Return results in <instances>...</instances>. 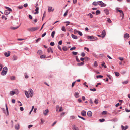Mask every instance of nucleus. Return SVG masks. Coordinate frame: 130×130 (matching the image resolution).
I'll return each instance as SVG.
<instances>
[{"instance_id":"nucleus-42","label":"nucleus","mask_w":130,"mask_h":130,"mask_svg":"<svg viewBox=\"0 0 130 130\" xmlns=\"http://www.w3.org/2000/svg\"><path fill=\"white\" fill-rule=\"evenodd\" d=\"M98 100L97 99H95V100L94 101V102L96 104H97L98 103Z\"/></svg>"},{"instance_id":"nucleus-25","label":"nucleus","mask_w":130,"mask_h":130,"mask_svg":"<svg viewBox=\"0 0 130 130\" xmlns=\"http://www.w3.org/2000/svg\"><path fill=\"white\" fill-rule=\"evenodd\" d=\"M19 27H10V29L12 30H15L17 29Z\"/></svg>"},{"instance_id":"nucleus-44","label":"nucleus","mask_w":130,"mask_h":130,"mask_svg":"<svg viewBox=\"0 0 130 130\" xmlns=\"http://www.w3.org/2000/svg\"><path fill=\"white\" fill-rule=\"evenodd\" d=\"M72 54L74 55H76L78 54V52H72Z\"/></svg>"},{"instance_id":"nucleus-12","label":"nucleus","mask_w":130,"mask_h":130,"mask_svg":"<svg viewBox=\"0 0 130 130\" xmlns=\"http://www.w3.org/2000/svg\"><path fill=\"white\" fill-rule=\"evenodd\" d=\"M52 9V7H48V11L50 12L51 11H53L54 10V9Z\"/></svg>"},{"instance_id":"nucleus-16","label":"nucleus","mask_w":130,"mask_h":130,"mask_svg":"<svg viewBox=\"0 0 130 130\" xmlns=\"http://www.w3.org/2000/svg\"><path fill=\"white\" fill-rule=\"evenodd\" d=\"M87 115L88 116L90 117L92 116V113L91 111H89L88 112Z\"/></svg>"},{"instance_id":"nucleus-1","label":"nucleus","mask_w":130,"mask_h":130,"mask_svg":"<svg viewBox=\"0 0 130 130\" xmlns=\"http://www.w3.org/2000/svg\"><path fill=\"white\" fill-rule=\"evenodd\" d=\"M5 8L7 10H5L4 12V14L5 15L9 14L10 13V12L12 11L11 9L9 7H6Z\"/></svg>"},{"instance_id":"nucleus-60","label":"nucleus","mask_w":130,"mask_h":130,"mask_svg":"<svg viewBox=\"0 0 130 130\" xmlns=\"http://www.w3.org/2000/svg\"><path fill=\"white\" fill-rule=\"evenodd\" d=\"M62 40H61L59 42H58V44H59L60 45H61L62 44Z\"/></svg>"},{"instance_id":"nucleus-23","label":"nucleus","mask_w":130,"mask_h":130,"mask_svg":"<svg viewBox=\"0 0 130 130\" xmlns=\"http://www.w3.org/2000/svg\"><path fill=\"white\" fill-rule=\"evenodd\" d=\"M55 34V31H53L51 33V36L52 38H53L54 37V35Z\"/></svg>"},{"instance_id":"nucleus-14","label":"nucleus","mask_w":130,"mask_h":130,"mask_svg":"<svg viewBox=\"0 0 130 130\" xmlns=\"http://www.w3.org/2000/svg\"><path fill=\"white\" fill-rule=\"evenodd\" d=\"M81 114L82 115L84 116H85L86 115V112L85 111L83 110L81 111Z\"/></svg>"},{"instance_id":"nucleus-45","label":"nucleus","mask_w":130,"mask_h":130,"mask_svg":"<svg viewBox=\"0 0 130 130\" xmlns=\"http://www.w3.org/2000/svg\"><path fill=\"white\" fill-rule=\"evenodd\" d=\"M13 60H15L17 59V57L15 56H14L13 57Z\"/></svg>"},{"instance_id":"nucleus-43","label":"nucleus","mask_w":130,"mask_h":130,"mask_svg":"<svg viewBox=\"0 0 130 130\" xmlns=\"http://www.w3.org/2000/svg\"><path fill=\"white\" fill-rule=\"evenodd\" d=\"M107 20L108 21V22L109 23H111L112 22L110 19L109 18H108Z\"/></svg>"},{"instance_id":"nucleus-18","label":"nucleus","mask_w":130,"mask_h":130,"mask_svg":"<svg viewBox=\"0 0 130 130\" xmlns=\"http://www.w3.org/2000/svg\"><path fill=\"white\" fill-rule=\"evenodd\" d=\"M25 95L27 98L29 97V95L28 92L27 91H25Z\"/></svg>"},{"instance_id":"nucleus-17","label":"nucleus","mask_w":130,"mask_h":130,"mask_svg":"<svg viewBox=\"0 0 130 130\" xmlns=\"http://www.w3.org/2000/svg\"><path fill=\"white\" fill-rule=\"evenodd\" d=\"M47 51L48 53L51 52L52 53H53V51L51 47H49L47 49Z\"/></svg>"},{"instance_id":"nucleus-26","label":"nucleus","mask_w":130,"mask_h":130,"mask_svg":"<svg viewBox=\"0 0 130 130\" xmlns=\"http://www.w3.org/2000/svg\"><path fill=\"white\" fill-rule=\"evenodd\" d=\"M62 48L63 50L64 51H66L68 50L66 46H63V47Z\"/></svg>"},{"instance_id":"nucleus-49","label":"nucleus","mask_w":130,"mask_h":130,"mask_svg":"<svg viewBox=\"0 0 130 130\" xmlns=\"http://www.w3.org/2000/svg\"><path fill=\"white\" fill-rule=\"evenodd\" d=\"M85 54L84 52H82V53L81 55L83 57H84L85 56Z\"/></svg>"},{"instance_id":"nucleus-34","label":"nucleus","mask_w":130,"mask_h":130,"mask_svg":"<svg viewBox=\"0 0 130 130\" xmlns=\"http://www.w3.org/2000/svg\"><path fill=\"white\" fill-rule=\"evenodd\" d=\"M87 15L90 16L91 18H92L93 17V15L91 13Z\"/></svg>"},{"instance_id":"nucleus-27","label":"nucleus","mask_w":130,"mask_h":130,"mask_svg":"<svg viewBox=\"0 0 130 130\" xmlns=\"http://www.w3.org/2000/svg\"><path fill=\"white\" fill-rule=\"evenodd\" d=\"M84 62L83 61L81 63H78L77 65L79 66H80L84 65Z\"/></svg>"},{"instance_id":"nucleus-5","label":"nucleus","mask_w":130,"mask_h":130,"mask_svg":"<svg viewBox=\"0 0 130 130\" xmlns=\"http://www.w3.org/2000/svg\"><path fill=\"white\" fill-rule=\"evenodd\" d=\"M29 92L30 96L31 97H32L33 95V92L32 89H29Z\"/></svg>"},{"instance_id":"nucleus-51","label":"nucleus","mask_w":130,"mask_h":130,"mask_svg":"<svg viewBox=\"0 0 130 130\" xmlns=\"http://www.w3.org/2000/svg\"><path fill=\"white\" fill-rule=\"evenodd\" d=\"M90 90L91 91H96V89L95 88H94L93 89L91 88L90 89Z\"/></svg>"},{"instance_id":"nucleus-6","label":"nucleus","mask_w":130,"mask_h":130,"mask_svg":"<svg viewBox=\"0 0 130 130\" xmlns=\"http://www.w3.org/2000/svg\"><path fill=\"white\" fill-rule=\"evenodd\" d=\"M129 37V34L127 33L125 34L124 35V37L125 39H127Z\"/></svg>"},{"instance_id":"nucleus-28","label":"nucleus","mask_w":130,"mask_h":130,"mask_svg":"<svg viewBox=\"0 0 130 130\" xmlns=\"http://www.w3.org/2000/svg\"><path fill=\"white\" fill-rule=\"evenodd\" d=\"M68 11H69L68 10L66 11L65 12V13H64V14L63 15V16L64 17H65L67 15L68 13Z\"/></svg>"},{"instance_id":"nucleus-31","label":"nucleus","mask_w":130,"mask_h":130,"mask_svg":"<svg viewBox=\"0 0 130 130\" xmlns=\"http://www.w3.org/2000/svg\"><path fill=\"white\" fill-rule=\"evenodd\" d=\"M106 4H105L104 3H103L102 2V3L101 5V7H104L105 6H106Z\"/></svg>"},{"instance_id":"nucleus-55","label":"nucleus","mask_w":130,"mask_h":130,"mask_svg":"<svg viewBox=\"0 0 130 130\" xmlns=\"http://www.w3.org/2000/svg\"><path fill=\"white\" fill-rule=\"evenodd\" d=\"M40 57L41 58H45V55H41L40 56Z\"/></svg>"},{"instance_id":"nucleus-7","label":"nucleus","mask_w":130,"mask_h":130,"mask_svg":"<svg viewBox=\"0 0 130 130\" xmlns=\"http://www.w3.org/2000/svg\"><path fill=\"white\" fill-rule=\"evenodd\" d=\"M5 106L6 107V112L5 113L7 116H8L9 115V114L8 112V108L7 104H6Z\"/></svg>"},{"instance_id":"nucleus-58","label":"nucleus","mask_w":130,"mask_h":130,"mask_svg":"<svg viewBox=\"0 0 130 130\" xmlns=\"http://www.w3.org/2000/svg\"><path fill=\"white\" fill-rule=\"evenodd\" d=\"M25 74L26 75L25 76V78L26 79L28 78V76L27 75V73H26Z\"/></svg>"},{"instance_id":"nucleus-36","label":"nucleus","mask_w":130,"mask_h":130,"mask_svg":"<svg viewBox=\"0 0 130 130\" xmlns=\"http://www.w3.org/2000/svg\"><path fill=\"white\" fill-rule=\"evenodd\" d=\"M37 53L39 54H41L42 53V51L41 50H39L37 52Z\"/></svg>"},{"instance_id":"nucleus-21","label":"nucleus","mask_w":130,"mask_h":130,"mask_svg":"<svg viewBox=\"0 0 130 130\" xmlns=\"http://www.w3.org/2000/svg\"><path fill=\"white\" fill-rule=\"evenodd\" d=\"M72 37L74 39H76L78 37L77 36L73 34H72Z\"/></svg>"},{"instance_id":"nucleus-33","label":"nucleus","mask_w":130,"mask_h":130,"mask_svg":"<svg viewBox=\"0 0 130 130\" xmlns=\"http://www.w3.org/2000/svg\"><path fill=\"white\" fill-rule=\"evenodd\" d=\"M100 11L99 10H97L96 11V15H98L99 14H100Z\"/></svg>"},{"instance_id":"nucleus-35","label":"nucleus","mask_w":130,"mask_h":130,"mask_svg":"<svg viewBox=\"0 0 130 130\" xmlns=\"http://www.w3.org/2000/svg\"><path fill=\"white\" fill-rule=\"evenodd\" d=\"M84 59L85 61H87L89 60V59L88 57H84Z\"/></svg>"},{"instance_id":"nucleus-2","label":"nucleus","mask_w":130,"mask_h":130,"mask_svg":"<svg viewBox=\"0 0 130 130\" xmlns=\"http://www.w3.org/2000/svg\"><path fill=\"white\" fill-rule=\"evenodd\" d=\"M39 28V27H33L29 28L27 29V30L33 32L37 30Z\"/></svg>"},{"instance_id":"nucleus-8","label":"nucleus","mask_w":130,"mask_h":130,"mask_svg":"<svg viewBox=\"0 0 130 130\" xmlns=\"http://www.w3.org/2000/svg\"><path fill=\"white\" fill-rule=\"evenodd\" d=\"M102 38H104L106 35V32L104 30H103L102 32Z\"/></svg>"},{"instance_id":"nucleus-62","label":"nucleus","mask_w":130,"mask_h":130,"mask_svg":"<svg viewBox=\"0 0 130 130\" xmlns=\"http://www.w3.org/2000/svg\"><path fill=\"white\" fill-rule=\"evenodd\" d=\"M76 48V47H75L74 46V47H72V48H70V50H73L75 49Z\"/></svg>"},{"instance_id":"nucleus-24","label":"nucleus","mask_w":130,"mask_h":130,"mask_svg":"<svg viewBox=\"0 0 130 130\" xmlns=\"http://www.w3.org/2000/svg\"><path fill=\"white\" fill-rule=\"evenodd\" d=\"M15 128L16 129L18 130L19 128V124H18L17 125H16L15 126Z\"/></svg>"},{"instance_id":"nucleus-52","label":"nucleus","mask_w":130,"mask_h":130,"mask_svg":"<svg viewBox=\"0 0 130 130\" xmlns=\"http://www.w3.org/2000/svg\"><path fill=\"white\" fill-rule=\"evenodd\" d=\"M41 39V38H39L38 39H36V43L38 42Z\"/></svg>"},{"instance_id":"nucleus-19","label":"nucleus","mask_w":130,"mask_h":130,"mask_svg":"<svg viewBox=\"0 0 130 130\" xmlns=\"http://www.w3.org/2000/svg\"><path fill=\"white\" fill-rule=\"evenodd\" d=\"M73 130H79L78 128L74 125L73 126Z\"/></svg>"},{"instance_id":"nucleus-4","label":"nucleus","mask_w":130,"mask_h":130,"mask_svg":"<svg viewBox=\"0 0 130 130\" xmlns=\"http://www.w3.org/2000/svg\"><path fill=\"white\" fill-rule=\"evenodd\" d=\"M87 38L88 39H90V41H94L98 39V38L96 37H94L93 36H88Z\"/></svg>"},{"instance_id":"nucleus-20","label":"nucleus","mask_w":130,"mask_h":130,"mask_svg":"<svg viewBox=\"0 0 130 130\" xmlns=\"http://www.w3.org/2000/svg\"><path fill=\"white\" fill-rule=\"evenodd\" d=\"M79 93L78 92H75L74 94L75 96L77 98H78L79 96Z\"/></svg>"},{"instance_id":"nucleus-13","label":"nucleus","mask_w":130,"mask_h":130,"mask_svg":"<svg viewBox=\"0 0 130 130\" xmlns=\"http://www.w3.org/2000/svg\"><path fill=\"white\" fill-rule=\"evenodd\" d=\"M39 8L38 7H36V9L35 10V11H36V12L34 13V14H38V10H39Z\"/></svg>"},{"instance_id":"nucleus-30","label":"nucleus","mask_w":130,"mask_h":130,"mask_svg":"<svg viewBox=\"0 0 130 130\" xmlns=\"http://www.w3.org/2000/svg\"><path fill=\"white\" fill-rule=\"evenodd\" d=\"M94 66L97 67L98 66V62L96 61H95L94 63Z\"/></svg>"},{"instance_id":"nucleus-61","label":"nucleus","mask_w":130,"mask_h":130,"mask_svg":"<svg viewBox=\"0 0 130 130\" xmlns=\"http://www.w3.org/2000/svg\"><path fill=\"white\" fill-rule=\"evenodd\" d=\"M107 76L109 78L111 79V76L109 74H107Z\"/></svg>"},{"instance_id":"nucleus-41","label":"nucleus","mask_w":130,"mask_h":130,"mask_svg":"<svg viewBox=\"0 0 130 130\" xmlns=\"http://www.w3.org/2000/svg\"><path fill=\"white\" fill-rule=\"evenodd\" d=\"M15 94H18L19 93L18 90L17 89H15Z\"/></svg>"},{"instance_id":"nucleus-39","label":"nucleus","mask_w":130,"mask_h":130,"mask_svg":"<svg viewBox=\"0 0 130 130\" xmlns=\"http://www.w3.org/2000/svg\"><path fill=\"white\" fill-rule=\"evenodd\" d=\"M99 121L101 122H104L105 121V119H99Z\"/></svg>"},{"instance_id":"nucleus-37","label":"nucleus","mask_w":130,"mask_h":130,"mask_svg":"<svg viewBox=\"0 0 130 130\" xmlns=\"http://www.w3.org/2000/svg\"><path fill=\"white\" fill-rule=\"evenodd\" d=\"M64 32H66V30L65 29V27L64 26H63L62 28L61 29Z\"/></svg>"},{"instance_id":"nucleus-11","label":"nucleus","mask_w":130,"mask_h":130,"mask_svg":"<svg viewBox=\"0 0 130 130\" xmlns=\"http://www.w3.org/2000/svg\"><path fill=\"white\" fill-rule=\"evenodd\" d=\"M104 11L107 15H108L109 14V11L107 9H105L104 10Z\"/></svg>"},{"instance_id":"nucleus-46","label":"nucleus","mask_w":130,"mask_h":130,"mask_svg":"<svg viewBox=\"0 0 130 130\" xmlns=\"http://www.w3.org/2000/svg\"><path fill=\"white\" fill-rule=\"evenodd\" d=\"M63 110L62 109V107H60L59 109V111L60 112L62 111H63Z\"/></svg>"},{"instance_id":"nucleus-38","label":"nucleus","mask_w":130,"mask_h":130,"mask_svg":"<svg viewBox=\"0 0 130 130\" xmlns=\"http://www.w3.org/2000/svg\"><path fill=\"white\" fill-rule=\"evenodd\" d=\"M76 61L78 62H80V60L78 59V56H76Z\"/></svg>"},{"instance_id":"nucleus-22","label":"nucleus","mask_w":130,"mask_h":130,"mask_svg":"<svg viewBox=\"0 0 130 130\" xmlns=\"http://www.w3.org/2000/svg\"><path fill=\"white\" fill-rule=\"evenodd\" d=\"M15 94V91H11L10 92V95L12 96L14 95Z\"/></svg>"},{"instance_id":"nucleus-53","label":"nucleus","mask_w":130,"mask_h":130,"mask_svg":"<svg viewBox=\"0 0 130 130\" xmlns=\"http://www.w3.org/2000/svg\"><path fill=\"white\" fill-rule=\"evenodd\" d=\"M3 67V65L1 64H0V71L2 70Z\"/></svg>"},{"instance_id":"nucleus-10","label":"nucleus","mask_w":130,"mask_h":130,"mask_svg":"<svg viewBox=\"0 0 130 130\" xmlns=\"http://www.w3.org/2000/svg\"><path fill=\"white\" fill-rule=\"evenodd\" d=\"M10 51H8V53L5 52L4 53V55L6 57H8L10 55Z\"/></svg>"},{"instance_id":"nucleus-32","label":"nucleus","mask_w":130,"mask_h":130,"mask_svg":"<svg viewBox=\"0 0 130 130\" xmlns=\"http://www.w3.org/2000/svg\"><path fill=\"white\" fill-rule=\"evenodd\" d=\"M114 73L116 76H118L119 75V74L118 72H115Z\"/></svg>"},{"instance_id":"nucleus-3","label":"nucleus","mask_w":130,"mask_h":130,"mask_svg":"<svg viewBox=\"0 0 130 130\" xmlns=\"http://www.w3.org/2000/svg\"><path fill=\"white\" fill-rule=\"evenodd\" d=\"M8 71V69L6 67H4L2 71L1 72V74L2 75H5L7 73Z\"/></svg>"},{"instance_id":"nucleus-15","label":"nucleus","mask_w":130,"mask_h":130,"mask_svg":"<svg viewBox=\"0 0 130 130\" xmlns=\"http://www.w3.org/2000/svg\"><path fill=\"white\" fill-rule=\"evenodd\" d=\"M120 13L122 14H121L120 15L123 17L124 16V14L123 13V12L122 10H117Z\"/></svg>"},{"instance_id":"nucleus-59","label":"nucleus","mask_w":130,"mask_h":130,"mask_svg":"<svg viewBox=\"0 0 130 130\" xmlns=\"http://www.w3.org/2000/svg\"><path fill=\"white\" fill-rule=\"evenodd\" d=\"M50 44L52 46H53L54 45V42H51Z\"/></svg>"},{"instance_id":"nucleus-64","label":"nucleus","mask_w":130,"mask_h":130,"mask_svg":"<svg viewBox=\"0 0 130 130\" xmlns=\"http://www.w3.org/2000/svg\"><path fill=\"white\" fill-rule=\"evenodd\" d=\"M103 77V76L101 75H98L96 76V77L98 78H102Z\"/></svg>"},{"instance_id":"nucleus-9","label":"nucleus","mask_w":130,"mask_h":130,"mask_svg":"<svg viewBox=\"0 0 130 130\" xmlns=\"http://www.w3.org/2000/svg\"><path fill=\"white\" fill-rule=\"evenodd\" d=\"M49 112V110L48 109H47L45 111H43V113L44 115L46 116L47 115Z\"/></svg>"},{"instance_id":"nucleus-63","label":"nucleus","mask_w":130,"mask_h":130,"mask_svg":"<svg viewBox=\"0 0 130 130\" xmlns=\"http://www.w3.org/2000/svg\"><path fill=\"white\" fill-rule=\"evenodd\" d=\"M46 32H44L43 34L42 35V37H44V36H45V35H46Z\"/></svg>"},{"instance_id":"nucleus-29","label":"nucleus","mask_w":130,"mask_h":130,"mask_svg":"<svg viewBox=\"0 0 130 130\" xmlns=\"http://www.w3.org/2000/svg\"><path fill=\"white\" fill-rule=\"evenodd\" d=\"M92 4L94 5L97 6L98 5V2L94 1L93 3Z\"/></svg>"},{"instance_id":"nucleus-50","label":"nucleus","mask_w":130,"mask_h":130,"mask_svg":"<svg viewBox=\"0 0 130 130\" xmlns=\"http://www.w3.org/2000/svg\"><path fill=\"white\" fill-rule=\"evenodd\" d=\"M10 78L11 80H14L15 79V77L14 76Z\"/></svg>"},{"instance_id":"nucleus-40","label":"nucleus","mask_w":130,"mask_h":130,"mask_svg":"<svg viewBox=\"0 0 130 130\" xmlns=\"http://www.w3.org/2000/svg\"><path fill=\"white\" fill-rule=\"evenodd\" d=\"M102 3V2L101 1H99L98 2V4L99 5H100V6H101Z\"/></svg>"},{"instance_id":"nucleus-54","label":"nucleus","mask_w":130,"mask_h":130,"mask_svg":"<svg viewBox=\"0 0 130 130\" xmlns=\"http://www.w3.org/2000/svg\"><path fill=\"white\" fill-rule=\"evenodd\" d=\"M107 112L106 111H104L102 112V114L103 115H105L107 113Z\"/></svg>"},{"instance_id":"nucleus-47","label":"nucleus","mask_w":130,"mask_h":130,"mask_svg":"<svg viewBox=\"0 0 130 130\" xmlns=\"http://www.w3.org/2000/svg\"><path fill=\"white\" fill-rule=\"evenodd\" d=\"M77 32L80 36L82 35L83 34L80 31H77Z\"/></svg>"},{"instance_id":"nucleus-57","label":"nucleus","mask_w":130,"mask_h":130,"mask_svg":"<svg viewBox=\"0 0 130 130\" xmlns=\"http://www.w3.org/2000/svg\"><path fill=\"white\" fill-rule=\"evenodd\" d=\"M119 59L121 61H123L124 60V59L123 57H119Z\"/></svg>"},{"instance_id":"nucleus-48","label":"nucleus","mask_w":130,"mask_h":130,"mask_svg":"<svg viewBox=\"0 0 130 130\" xmlns=\"http://www.w3.org/2000/svg\"><path fill=\"white\" fill-rule=\"evenodd\" d=\"M78 116L79 118L82 119L83 120H85V119L83 117H82L79 115H78Z\"/></svg>"},{"instance_id":"nucleus-56","label":"nucleus","mask_w":130,"mask_h":130,"mask_svg":"<svg viewBox=\"0 0 130 130\" xmlns=\"http://www.w3.org/2000/svg\"><path fill=\"white\" fill-rule=\"evenodd\" d=\"M128 83V81H125L123 82H122V83L124 84H127Z\"/></svg>"}]
</instances>
